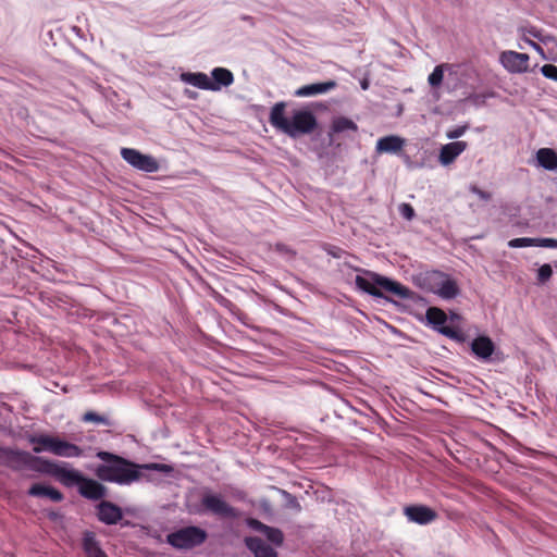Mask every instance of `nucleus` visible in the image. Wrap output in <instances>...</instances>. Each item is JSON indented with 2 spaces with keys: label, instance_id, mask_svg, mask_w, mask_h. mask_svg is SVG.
<instances>
[{
  "label": "nucleus",
  "instance_id": "1",
  "mask_svg": "<svg viewBox=\"0 0 557 557\" xmlns=\"http://www.w3.org/2000/svg\"><path fill=\"white\" fill-rule=\"evenodd\" d=\"M97 457L104 461L96 469L98 479L104 482H112L120 485H129L141 478V469L168 471L169 467L163 463L138 465L113 453L100 450Z\"/></svg>",
  "mask_w": 557,
  "mask_h": 557
},
{
  "label": "nucleus",
  "instance_id": "2",
  "mask_svg": "<svg viewBox=\"0 0 557 557\" xmlns=\"http://www.w3.org/2000/svg\"><path fill=\"white\" fill-rule=\"evenodd\" d=\"M286 103L276 102L269 116L270 124L292 138L312 134L318 127L315 115L308 109L294 110L290 119L285 116Z\"/></svg>",
  "mask_w": 557,
  "mask_h": 557
},
{
  "label": "nucleus",
  "instance_id": "3",
  "mask_svg": "<svg viewBox=\"0 0 557 557\" xmlns=\"http://www.w3.org/2000/svg\"><path fill=\"white\" fill-rule=\"evenodd\" d=\"M364 273L368 274L371 277V280L360 275H357L355 280L357 287L363 290L364 293L380 298L383 297V293L381 289H384L400 298L410 297L409 288H407L403 284L393 281L388 277L382 276L375 272L364 271Z\"/></svg>",
  "mask_w": 557,
  "mask_h": 557
},
{
  "label": "nucleus",
  "instance_id": "4",
  "mask_svg": "<svg viewBox=\"0 0 557 557\" xmlns=\"http://www.w3.org/2000/svg\"><path fill=\"white\" fill-rule=\"evenodd\" d=\"M29 442L35 445L33 450L37 454L46 450L65 458L83 455V449L79 446L50 435H34L29 437Z\"/></svg>",
  "mask_w": 557,
  "mask_h": 557
},
{
  "label": "nucleus",
  "instance_id": "5",
  "mask_svg": "<svg viewBox=\"0 0 557 557\" xmlns=\"http://www.w3.org/2000/svg\"><path fill=\"white\" fill-rule=\"evenodd\" d=\"M198 512H206L220 519L230 520H235L240 515L239 510L228 504L221 495L211 492L203 493Z\"/></svg>",
  "mask_w": 557,
  "mask_h": 557
},
{
  "label": "nucleus",
  "instance_id": "6",
  "mask_svg": "<svg viewBox=\"0 0 557 557\" xmlns=\"http://www.w3.org/2000/svg\"><path fill=\"white\" fill-rule=\"evenodd\" d=\"M208 534L199 527H185L166 535V542L176 549H191L206 542Z\"/></svg>",
  "mask_w": 557,
  "mask_h": 557
},
{
  "label": "nucleus",
  "instance_id": "7",
  "mask_svg": "<svg viewBox=\"0 0 557 557\" xmlns=\"http://www.w3.org/2000/svg\"><path fill=\"white\" fill-rule=\"evenodd\" d=\"M41 459L27 451L0 446V466L10 468L13 471L23 469H35V463Z\"/></svg>",
  "mask_w": 557,
  "mask_h": 557
},
{
  "label": "nucleus",
  "instance_id": "8",
  "mask_svg": "<svg viewBox=\"0 0 557 557\" xmlns=\"http://www.w3.org/2000/svg\"><path fill=\"white\" fill-rule=\"evenodd\" d=\"M121 156L128 164L139 171L153 173L159 170V163L153 157L144 154L137 149L122 148Z\"/></svg>",
  "mask_w": 557,
  "mask_h": 557
},
{
  "label": "nucleus",
  "instance_id": "9",
  "mask_svg": "<svg viewBox=\"0 0 557 557\" xmlns=\"http://www.w3.org/2000/svg\"><path fill=\"white\" fill-rule=\"evenodd\" d=\"M425 318L429 324L442 335L459 341L461 338L460 331L454 326L445 325L447 314L444 310L437 307H430L425 312Z\"/></svg>",
  "mask_w": 557,
  "mask_h": 557
},
{
  "label": "nucleus",
  "instance_id": "10",
  "mask_svg": "<svg viewBox=\"0 0 557 557\" xmlns=\"http://www.w3.org/2000/svg\"><path fill=\"white\" fill-rule=\"evenodd\" d=\"M530 57L527 53L517 52L513 50L503 51L499 55L502 65L509 73H525L529 70Z\"/></svg>",
  "mask_w": 557,
  "mask_h": 557
},
{
  "label": "nucleus",
  "instance_id": "11",
  "mask_svg": "<svg viewBox=\"0 0 557 557\" xmlns=\"http://www.w3.org/2000/svg\"><path fill=\"white\" fill-rule=\"evenodd\" d=\"M44 465L48 468V470L53 473L59 481L65 486H74L77 485L79 487L81 482L83 481L84 475L75 469H66L64 467H60L50 461H42Z\"/></svg>",
  "mask_w": 557,
  "mask_h": 557
},
{
  "label": "nucleus",
  "instance_id": "12",
  "mask_svg": "<svg viewBox=\"0 0 557 557\" xmlns=\"http://www.w3.org/2000/svg\"><path fill=\"white\" fill-rule=\"evenodd\" d=\"M78 493L86 499L99 500L107 496V487L94 479L84 476Z\"/></svg>",
  "mask_w": 557,
  "mask_h": 557
},
{
  "label": "nucleus",
  "instance_id": "13",
  "mask_svg": "<svg viewBox=\"0 0 557 557\" xmlns=\"http://www.w3.org/2000/svg\"><path fill=\"white\" fill-rule=\"evenodd\" d=\"M97 517L99 521L111 525L116 524L123 518V512L117 505L109 500H102L97 506Z\"/></svg>",
  "mask_w": 557,
  "mask_h": 557
},
{
  "label": "nucleus",
  "instance_id": "14",
  "mask_svg": "<svg viewBox=\"0 0 557 557\" xmlns=\"http://www.w3.org/2000/svg\"><path fill=\"white\" fill-rule=\"evenodd\" d=\"M407 518L418 524H428L437 518L435 510L423 505H412L405 508Z\"/></svg>",
  "mask_w": 557,
  "mask_h": 557
},
{
  "label": "nucleus",
  "instance_id": "15",
  "mask_svg": "<svg viewBox=\"0 0 557 557\" xmlns=\"http://www.w3.org/2000/svg\"><path fill=\"white\" fill-rule=\"evenodd\" d=\"M81 545L85 557H109L102 549L101 543L94 531L86 530L83 532Z\"/></svg>",
  "mask_w": 557,
  "mask_h": 557
},
{
  "label": "nucleus",
  "instance_id": "16",
  "mask_svg": "<svg viewBox=\"0 0 557 557\" xmlns=\"http://www.w3.org/2000/svg\"><path fill=\"white\" fill-rule=\"evenodd\" d=\"M495 344L486 335H480L471 342V351L480 360L487 361L495 354Z\"/></svg>",
  "mask_w": 557,
  "mask_h": 557
},
{
  "label": "nucleus",
  "instance_id": "17",
  "mask_svg": "<svg viewBox=\"0 0 557 557\" xmlns=\"http://www.w3.org/2000/svg\"><path fill=\"white\" fill-rule=\"evenodd\" d=\"M247 525L252 530L264 534L274 545L281 546L283 544L284 535L280 529L269 527L255 518H249L247 520Z\"/></svg>",
  "mask_w": 557,
  "mask_h": 557
},
{
  "label": "nucleus",
  "instance_id": "18",
  "mask_svg": "<svg viewBox=\"0 0 557 557\" xmlns=\"http://www.w3.org/2000/svg\"><path fill=\"white\" fill-rule=\"evenodd\" d=\"M468 147L466 141H453L442 146L438 160L441 164H451Z\"/></svg>",
  "mask_w": 557,
  "mask_h": 557
},
{
  "label": "nucleus",
  "instance_id": "19",
  "mask_svg": "<svg viewBox=\"0 0 557 557\" xmlns=\"http://www.w3.org/2000/svg\"><path fill=\"white\" fill-rule=\"evenodd\" d=\"M336 86H337V83L335 81H327V82H322V83L304 85L295 91V96H297V97L317 96V95L329 92L330 90L334 89Z\"/></svg>",
  "mask_w": 557,
  "mask_h": 557
},
{
  "label": "nucleus",
  "instance_id": "20",
  "mask_svg": "<svg viewBox=\"0 0 557 557\" xmlns=\"http://www.w3.org/2000/svg\"><path fill=\"white\" fill-rule=\"evenodd\" d=\"M212 79L209 78L210 90L216 91L221 87H228L234 83L233 73L225 67H215L211 72Z\"/></svg>",
  "mask_w": 557,
  "mask_h": 557
},
{
  "label": "nucleus",
  "instance_id": "21",
  "mask_svg": "<svg viewBox=\"0 0 557 557\" xmlns=\"http://www.w3.org/2000/svg\"><path fill=\"white\" fill-rule=\"evenodd\" d=\"M244 542L246 547L253 553L255 557H277V553L260 537L247 536Z\"/></svg>",
  "mask_w": 557,
  "mask_h": 557
},
{
  "label": "nucleus",
  "instance_id": "22",
  "mask_svg": "<svg viewBox=\"0 0 557 557\" xmlns=\"http://www.w3.org/2000/svg\"><path fill=\"white\" fill-rule=\"evenodd\" d=\"M436 277H442V283L440 288L434 289V294L443 299H453L459 294V287L455 280L442 272H437Z\"/></svg>",
  "mask_w": 557,
  "mask_h": 557
},
{
  "label": "nucleus",
  "instance_id": "23",
  "mask_svg": "<svg viewBox=\"0 0 557 557\" xmlns=\"http://www.w3.org/2000/svg\"><path fill=\"white\" fill-rule=\"evenodd\" d=\"M405 146V139L396 135L382 137L376 143V151L379 153L388 152L397 153Z\"/></svg>",
  "mask_w": 557,
  "mask_h": 557
},
{
  "label": "nucleus",
  "instance_id": "24",
  "mask_svg": "<svg viewBox=\"0 0 557 557\" xmlns=\"http://www.w3.org/2000/svg\"><path fill=\"white\" fill-rule=\"evenodd\" d=\"M28 495L34 497H47L55 503H59L64 498L63 494L59 490L40 483L33 484L28 490Z\"/></svg>",
  "mask_w": 557,
  "mask_h": 557
},
{
  "label": "nucleus",
  "instance_id": "25",
  "mask_svg": "<svg viewBox=\"0 0 557 557\" xmlns=\"http://www.w3.org/2000/svg\"><path fill=\"white\" fill-rule=\"evenodd\" d=\"M181 79L187 84H190L195 87H198L203 90H210L211 85H209V76L205 73H182Z\"/></svg>",
  "mask_w": 557,
  "mask_h": 557
},
{
  "label": "nucleus",
  "instance_id": "26",
  "mask_svg": "<svg viewBox=\"0 0 557 557\" xmlns=\"http://www.w3.org/2000/svg\"><path fill=\"white\" fill-rule=\"evenodd\" d=\"M537 161L546 170L557 169V153L550 148H541L536 153Z\"/></svg>",
  "mask_w": 557,
  "mask_h": 557
},
{
  "label": "nucleus",
  "instance_id": "27",
  "mask_svg": "<svg viewBox=\"0 0 557 557\" xmlns=\"http://www.w3.org/2000/svg\"><path fill=\"white\" fill-rule=\"evenodd\" d=\"M347 131H351L355 133L358 131V126L352 120L345 116H338L333 120L331 125V133L338 134Z\"/></svg>",
  "mask_w": 557,
  "mask_h": 557
},
{
  "label": "nucleus",
  "instance_id": "28",
  "mask_svg": "<svg viewBox=\"0 0 557 557\" xmlns=\"http://www.w3.org/2000/svg\"><path fill=\"white\" fill-rule=\"evenodd\" d=\"M510 248L537 247L536 238L518 237L508 242Z\"/></svg>",
  "mask_w": 557,
  "mask_h": 557
},
{
  "label": "nucleus",
  "instance_id": "29",
  "mask_svg": "<svg viewBox=\"0 0 557 557\" xmlns=\"http://www.w3.org/2000/svg\"><path fill=\"white\" fill-rule=\"evenodd\" d=\"M444 65H436L433 72L429 75L428 82L432 87H437L442 84L444 78Z\"/></svg>",
  "mask_w": 557,
  "mask_h": 557
},
{
  "label": "nucleus",
  "instance_id": "30",
  "mask_svg": "<svg viewBox=\"0 0 557 557\" xmlns=\"http://www.w3.org/2000/svg\"><path fill=\"white\" fill-rule=\"evenodd\" d=\"M82 420L84 422L101 423L104 425L111 424L110 421L108 420V418H106L104 416L98 414L97 412H94V411L85 412Z\"/></svg>",
  "mask_w": 557,
  "mask_h": 557
},
{
  "label": "nucleus",
  "instance_id": "31",
  "mask_svg": "<svg viewBox=\"0 0 557 557\" xmlns=\"http://www.w3.org/2000/svg\"><path fill=\"white\" fill-rule=\"evenodd\" d=\"M552 275H553V269H552L550 264L545 263V264L541 265L540 269L537 270V282L540 284H545L546 282H548L550 280Z\"/></svg>",
  "mask_w": 557,
  "mask_h": 557
},
{
  "label": "nucleus",
  "instance_id": "32",
  "mask_svg": "<svg viewBox=\"0 0 557 557\" xmlns=\"http://www.w3.org/2000/svg\"><path fill=\"white\" fill-rule=\"evenodd\" d=\"M398 211L400 215L408 221H411L416 215L414 209L410 203L404 202L399 205Z\"/></svg>",
  "mask_w": 557,
  "mask_h": 557
},
{
  "label": "nucleus",
  "instance_id": "33",
  "mask_svg": "<svg viewBox=\"0 0 557 557\" xmlns=\"http://www.w3.org/2000/svg\"><path fill=\"white\" fill-rule=\"evenodd\" d=\"M542 74L549 79L557 82V66L553 64H545L541 69Z\"/></svg>",
  "mask_w": 557,
  "mask_h": 557
},
{
  "label": "nucleus",
  "instance_id": "34",
  "mask_svg": "<svg viewBox=\"0 0 557 557\" xmlns=\"http://www.w3.org/2000/svg\"><path fill=\"white\" fill-rule=\"evenodd\" d=\"M437 272H433L430 274L426 280L429 281V290L434 293V289L440 288L442 283V277H436Z\"/></svg>",
  "mask_w": 557,
  "mask_h": 557
},
{
  "label": "nucleus",
  "instance_id": "35",
  "mask_svg": "<svg viewBox=\"0 0 557 557\" xmlns=\"http://www.w3.org/2000/svg\"><path fill=\"white\" fill-rule=\"evenodd\" d=\"M466 131H467L466 125L457 126L454 129L448 131L446 135L449 139H456V138L461 137L466 133Z\"/></svg>",
  "mask_w": 557,
  "mask_h": 557
},
{
  "label": "nucleus",
  "instance_id": "36",
  "mask_svg": "<svg viewBox=\"0 0 557 557\" xmlns=\"http://www.w3.org/2000/svg\"><path fill=\"white\" fill-rule=\"evenodd\" d=\"M470 191L475 194L480 199L485 200V201H487V200H490L492 198L491 193L482 190L481 188H479L475 185H472L470 187Z\"/></svg>",
  "mask_w": 557,
  "mask_h": 557
},
{
  "label": "nucleus",
  "instance_id": "37",
  "mask_svg": "<svg viewBox=\"0 0 557 557\" xmlns=\"http://www.w3.org/2000/svg\"><path fill=\"white\" fill-rule=\"evenodd\" d=\"M537 247L557 248V239L555 238H536Z\"/></svg>",
  "mask_w": 557,
  "mask_h": 557
},
{
  "label": "nucleus",
  "instance_id": "38",
  "mask_svg": "<svg viewBox=\"0 0 557 557\" xmlns=\"http://www.w3.org/2000/svg\"><path fill=\"white\" fill-rule=\"evenodd\" d=\"M528 44L536 51L539 52L542 57H545L544 54V49L539 45L536 44L535 41H532V40H528Z\"/></svg>",
  "mask_w": 557,
  "mask_h": 557
},
{
  "label": "nucleus",
  "instance_id": "39",
  "mask_svg": "<svg viewBox=\"0 0 557 557\" xmlns=\"http://www.w3.org/2000/svg\"><path fill=\"white\" fill-rule=\"evenodd\" d=\"M529 33H530L532 36H534V37H539L537 32H535V30H530Z\"/></svg>",
  "mask_w": 557,
  "mask_h": 557
},
{
  "label": "nucleus",
  "instance_id": "40",
  "mask_svg": "<svg viewBox=\"0 0 557 557\" xmlns=\"http://www.w3.org/2000/svg\"><path fill=\"white\" fill-rule=\"evenodd\" d=\"M498 355L499 354L496 355L497 356V360H503V357H499Z\"/></svg>",
  "mask_w": 557,
  "mask_h": 557
}]
</instances>
